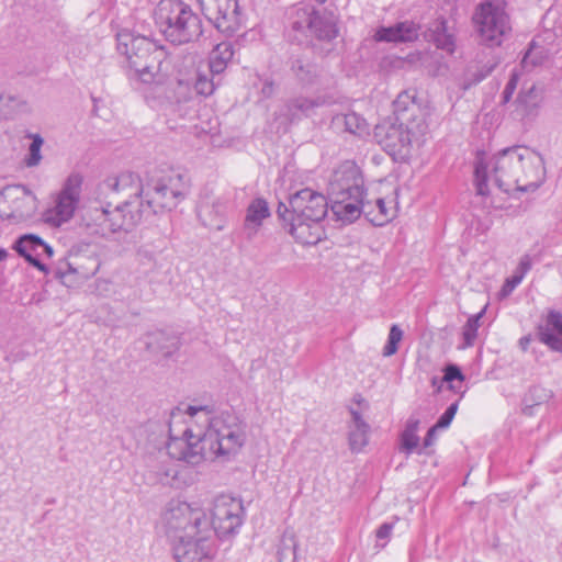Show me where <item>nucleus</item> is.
Masks as SVG:
<instances>
[{"label":"nucleus","mask_w":562,"mask_h":562,"mask_svg":"<svg viewBox=\"0 0 562 562\" xmlns=\"http://www.w3.org/2000/svg\"><path fill=\"white\" fill-rule=\"evenodd\" d=\"M477 194L487 195V180L493 178L504 192L535 191L544 177L542 157L526 146H514L501 150L488 162L477 160L474 168Z\"/></svg>","instance_id":"nucleus-1"},{"label":"nucleus","mask_w":562,"mask_h":562,"mask_svg":"<svg viewBox=\"0 0 562 562\" xmlns=\"http://www.w3.org/2000/svg\"><path fill=\"white\" fill-rule=\"evenodd\" d=\"M189 189L186 177L181 173L169 176H151L147 177V188L145 189V199L139 203L137 210H122L113 212L109 218L104 213L94 212V220L100 224L94 225L99 232H125L131 233L142 221L147 220L151 215L165 211H171L184 199Z\"/></svg>","instance_id":"nucleus-2"},{"label":"nucleus","mask_w":562,"mask_h":562,"mask_svg":"<svg viewBox=\"0 0 562 562\" xmlns=\"http://www.w3.org/2000/svg\"><path fill=\"white\" fill-rule=\"evenodd\" d=\"M199 411L203 408L193 406L187 408L189 420L186 422L183 430L178 427L181 423L180 411L172 413L169 427L170 439L167 445V451L172 459L199 464L207 459L226 456L241 446L239 437L232 432L223 436H220L216 429H207L203 434L194 432L193 417Z\"/></svg>","instance_id":"nucleus-3"},{"label":"nucleus","mask_w":562,"mask_h":562,"mask_svg":"<svg viewBox=\"0 0 562 562\" xmlns=\"http://www.w3.org/2000/svg\"><path fill=\"white\" fill-rule=\"evenodd\" d=\"M147 188V178L143 180L137 173L132 171L121 172L117 176L109 177L100 182L94 190V200L98 205H89L81 215V226L89 235L102 237L105 239H119L125 232H109L102 233L97 231L94 225L100 224V221H90L89 217L94 220V212H103L105 218L116 210H137L139 203L145 199V189Z\"/></svg>","instance_id":"nucleus-4"},{"label":"nucleus","mask_w":562,"mask_h":562,"mask_svg":"<svg viewBox=\"0 0 562 562\" xmlns=\"http://www.w3.org/2000/svg\"><path fill=\"white\" fill-rule=\"evenodd\" d=\"M116 47L126 57L130 68L144 83H161L165 53L149 38L123 30L116 35Z\"/></svg>","instance_id":"nucleus-5"},{"label":"nucleus","mask_w":562,"mask_h":562,"mask_svg":"<svg viewBox=\"0 0 562 562\" xmlns=\"http://www.w3.org/2000/svg\"><path fill=\"white\" fill-rule=\"evenodd\" d=\"M154 15L160 33L171 44L183 45L195 42L203 33L199 14L180 0H161Z\"/></svg>","instance_id":"nucleus-6"},{"label":"nucleus","mask_w":562,"mask_h":562,"mask_svg":"<svg viewBox=\"0 0 562 562\" xmlns=\"http://www.w3.org/2000/svg\"><path fill=\"white\" fill-rule=\"evenodd\" d=\"M289 36L292 41L314 37L327 47L323 53L331 50V41L338 35L336 19L333 14L319 13L313 5L296 4L286 12Z\"/></svg>","instance_id":"nucleus-7"},{"label":"nucleus","mask_w":562,"mask_h":562,"mask_svg":"<svg viewBox=\"0 0 562 562\" xmlns=\"http://www.w3.org/2000/svg\"><path fill=\"white\" fill-rule=\"evenodd\" d=\"M166 522L180 540H205L210 532L206 514L199 502H177L166 514Z\"/></svg>","instance_id":"nucleus-8"},{"label":"nucleus","mask_w":562,"mask_h":562,"mask_svg":"<svg viewBox=\"0 0 562 562\" xmlns=\"http://www.w3.org/2000/svg\"><path fill=\"white\" fill-rule=\"evenodd\" d=\"M427 132V124H407L385 121L374 128V137L394 159H405L414 142H419Z\"/></svg>","instance_id":"nucleus-9"},{"label":"nucleus","mask_w":562,"mask_h":562,"mask_svg":"<svg viewBox=\"0 0 562 562\" xmlns=\"http://www.w3.org/2000/svg\"><path fill=\"white\" fill-rule=\"evenodd\" d=\"M473 21L481 42L488 47L499 46L512 30L505 10L490 1L479 5Z\"/></svg>","instance_id":"nucleus-10"},{"label":"nucleus","mask_w":562,"mask_h":562,"mask_svg":"<svg viewBox=\"0 0 562 562\" xmlns=\"http://www.w3.org/2000/svg\"><path fill=\"white\" fill-rule=\"evenodd\" d=\"M331 100L328 97L317 95L308 98L297 95L288 99L278 111L274 112V122L277 123V132L286 133L291 124L301 121L303 117H308L315 113L317 108L330 104Z\"/></svg>","instance_id":"nucleus-11"},{"label":"nucleus","mask_w":562,"mask_h":562,"mask_svg":"<svg viewBox=\"0 0 562 562\" xmlns=\"http://www.w3.org/2000/svg\"><path fill=\"white\" fill-rule=\"evenodd\" d=\"M291 220L323 222L327 212L326 198L310 188H304L289 198Z\"/></svg>","instance_id":"nucleus-12"},{"label":"nucleus","mask_w":562,"mask_h":562,"mask_svg":"<svg viewBox=\"0 0 562 562\" xmlns=\"http://www.w3.org/2000/svg\"><path fill=\"white\" fill-rule=\"evenodd\" d=\"M82 180L79 173L69 175L57 194L55 206L47 214L48 222L59 226L74 216L80 200Z\"/></svg>","instance_id":"nucleus-13"},{"label":"nucleus","mask_w":562,"mask_h":562,"mask_svg":"<svg viewBox=\"0 0 562 562\" xmlns=\"http://www.w3.org/2000/svg\"><path fill=\"white\" fill-rule=\"evenodd\" d=\"M241 506L233 497L218 496L211 508L210 529L216 535L226 536L234 532L241 524Z\"/></svg>","instance_id":"nucleus-14"},{"label":"nucleus","mask_w":562,"mask_h":562,"mask_svg":"<svg viewBox=\"0 0 562 562\" xmlns=\"http://www.w3.org/2000/svg\"><path fill=\"white\" fill-rule=\"evenodd\" d=\"M209 12V19L214 26L227 35L234 34L240 27V13L237 0H201Z\"/></svg>","instance_id":"nucleus-15"},{"label":"nucleus","mask_w":562,"mask_h":562,"mask_svg":"<svg viewBox=\"0 0 562 562\" xmlns=\"http://www.w3.org/2000/svg\"><path fill=\"white\" fill-rule=\"evenodd\" d=\"M329 191L333 198H362L364 195L363 179L358 168L353 165H345L336 170L329 182Z\"/></svg>","instance_id":"nucleus-16"},{"label":"nucleus","mask_w":562,"mask_h":562,"mask_svg":"<svg viewBox=\"0 0 562 562\" xmlns=\"http://www.w3.org/2000/svg\"><path fill=\"white\" fill-rule=\"evenodd\" d=\"M415 90H405L401 92L393 102L395 120L407 124H426L425 114L420 104L416 100Z\"/></svg>","instance_id":"nucleus-17"},{"label":"nucleus","mask_w":562,"mask_h":562,"mask_svg":"<svg viewBox=\"0 0 562 562\" xmlns=\"http://www.w3.org/2000/svg\"><path fill=\"white\" fill-rule=\"evenodd\" d=\"M270 215L269 204L263 198H256L248 204L241 228L248 241H251L257 236L263 221Z\"/></svg>","instance_id":"nucleus-18"},{"label":"nucleus","mask_w":562,"mask_h":562,"mask_svg":"<svg viewBox=\"0 0 562 562\" xmlns=\"http://www.w3.org/2000/svg\"><path fill=\"white\" fill-rule=\"evenodd\" d=\"M228 206V200L217 198L212 202L203 201L198 207V216L205 227L215 231H222L225 226V214Z\"/></svg>","instance_id":"nucleus-19"},{"label":"nucleus","mask_w":562,"mask_h":562,"mask_svg":"<svg viewBox=\"0 0 562 562\" xmlns=\"http://www.w3.org/2000/svg\"><path fill=\"white\" fill-rule=\"evenodd\" d=\"M542 90L536 85L522 89L515 101V113L520 120L538 115L542 102Z\"/></svg>","instance_id":"nucleus-20"},{"label":"nucleus","mask_w":562,"mask_h":562,"mask_svg":"<svg viewBox=\"0 0 562 562\" xmlns=\"http://www.w3.org/2000/svg\"><path fill=\"white\" fill-rule=\"evenodd\" d=\"M419 25L414 22H400L390 27H380L374 38L378 42H412L418 38Z\"/></svg>","instance_id":"nucleus-21"},{"label":"nucleus","mask_w":562,"mask_h":562,"mask_svg":"<svg viewBox=\"0 0 562 562\" xmlns=\"http://www.w3.org/2000/svg\"><path fill=\"white\" fill-rule=\"evenodd\" d=\"M331 212L337 221L342 224H350L364 215L363 196L352 199L348 196L333 198Z\"/></svg>","instance_id":"nucleus-22"},{"label":"nucleus","mask_w":562,"mask_h":562,"mask_svg":"<svg viewBox=\"0 0 562 562\" xmlns=\"http://www.w3.org/2000/svg\"><path fill=\"white\" fill-rule=\"evenodd\" d=\"M289 233L302 245H316L322 240L324 229L322 222L291 220Z\"/></svg>","instance_id":"nucleus-23"},{"label":"nucleus","mask_w":562,"mask_h":562,"mask_svg":"<svg viewBox=\"0 0 562 562\" xmlns=\"http://www.w3.org/2000/svg\"><path fill=\"white\" fill-rule=\"evenodd\" d=\"M289 63L291 74L299 83L302 86H311L317 82L319 70L308 57L305 55H293Z\"/></svg>","instance_id":"nucleus-24"},{"label":"nucleus","mask_w":562,"mask_h":562,"mask_svg":"<svg viewBox=\"0 0 562 562\" xmlns=\"http://www.w3.org/2000/svg\"><path fill=\"white\" fill-rule=\"evenodd\" d=\"M40 246L41 237L34 234H26L15 241L13 248L20 256L24 257L30 265L41 271H46V266L38 259L41 256Z\"/></svg>","instance_id":"nucleus-25"},{"label":"nucleus","mask_w":562,"mask_h":562,"mask_svg":"<svg viewBox=\"0 0 562 562\" xmlns=\"http://www.w3.org/2000/svg\"><path fill=\"white\" fill-rule=\"evenodd\" d=\"M203 540L184 539L176 547L178 562H209L211 557L203 544Z\"/></svg>","instance_id":"nucleus-26"},{"label":"nucleus","mask_w":562,"mask_h":562,"mask_svg":"<svg viewBox=\"0 0 562 562\" xmlns=\"http://www.w3.org/2000/svg\"><path fill=\"white\" fill-rule=\"evenodd\" d=\"M234 46L231 42L218 43L210 53L209 70L213 76L222 75L234 56Z\"/></svg>","instance_id":"nucleus-27"},{"label":"nucleus","mask_w":562,"mask_h":562,"mask_svg":"<svg viewBox=\"0 0 562 562\" xmlns=\"http://www.w3.org/2000/svg\"><path fill=\"white\" fill-rule=\"evenodd\" d=\"M428 41L435 43V45L448 53H453L456 48V41L452 33L448 32V27L445 20H437L434 22L431 27L426 32Z\"/></svg>","instance_id":"nucleus-28"},{"label":"nucleus","mask_w":562,"mask_h":562,"mask_svg":"<svg viewBox=\"0 0 562 562\" xmlns=\"http://www.w3.org/2000/svg\"><path fill=\"white\" fill-rule=\"evenodd\" d=\"M364 216L375 226H382L392 218L390 210L383 199L379 198L374 203L363 200Z\"/></svg>","instance_id":"nucleus-29"},{"label":"nucleus","mask_w":562,"mask_h":562,"mask_svg":"<svg viewBox=\"0 0 562 562\" xmlns=\"http://www.w3.org/2000/svg\"><path fill=\"white\" fill-rule=\"evenodd\" d=\"M442 382L454 393H460L465 381V375L457 364H447L442 369Z\"/></svg>","instance_id":"nucleus-30"},{"label":"nucleus","mask_w":562,"mask_h":562,"mask_svg":"<svg viewBox=\"0 0 562 562\" xmlns=\"http://www.w3.org/2000/svg\"><path fill=\"white\" fill-rule=\"evenodd\" d=\"M547 58L546 49L542 46L531 42L528 50L525 53L521 59V66L526 70H530L536 66L542 65Z\"/></svg>","instance_id":"nucleus-31"},{"label":"nucleus","mask_w":562,"mask_h":562,"mask_svg":"<svg viewBox=\"0 0 562 562\" xmlns=\"http://www.w3.org/2000/svg\"><path fill=\"white\" fill-rule=\"evenodd\" d=\"M214 78L215 76L213 75L210 77L207 74L199 71L194 80L195 92L202 97H210L213 94L216 87L220 85V81H215Z\"/></svg>","instance_id":"nucleus-32"},{"label":"nucleus","mask_w":562,"mask_h":562,"mask_svg":"<svg viewBox=\"0 0 562 562\" xmlns=\"http://www.w3.org/2000/svg\"><path fill=\"white\" fill-rule=\"evenodd\" d=\"M419 422L412 419L407 423L406 428L402 435V446L406 451H412L419 445V437L417 435Z\"/></svg>","instance_id":"nucleus-33"},{"label":"nucleus","mask_w":562,"mask_h":562,"mask_svg":"<svg viewBox=\"0 0 562 562\" xmlns=\"http://www.w3.org/2000/svg\"><path fill=\"white\" fill-rule=\"evenodd\" d=\"M78 274L81 278H88L94 273V271L83 270L81 267L77 266L75 262L64 261L59 262L57 268L55 269V277L60 279L63 282H66V278L68 274Z\"/></svg>","instance_id":"nucleus-34"},{"label":"nucleus","mask_w":562,"mask_h":562,"mask_svg":"<svg viewBox=\"0 0 562 562\" xmlns=\"http://www.w3.org/2000/svg\"><path fill=\"white\" fill-rule=\"evenodd\" d=\"M345 130L351 134H361L367 130L366 121L355 112L344 115Z\"/></svg>","instance_id":"nucleus-35"},{"label":"nucleus","mask_w":562,"mask_h":562,"mask_svg":"<svg viewBox=\"0 0 562 562\" xmlns=\"http://www.w3.org/2000/svg\"><path fill=\"white\" fill-rule=\"evenodd\" d=\"M43 145V138L40 135L32 137V143L29 148V157L25 162L29 167L37 166L42 159L41 147Z\"/></svg>","instance_id":"nucleus-36"},{"label":"nucleus","mask_w":562,"mask_h":562,"mask_svg":"<svg viewBox=\"0 0 562 562\" xmlns=\"http://www.w3.org/2000/svg\"><path fill=\"white\" fill-rule=\"evenodd\" d=\"M402 337L403 331L396 325L392 326L383 355L386 357L394 355L397 351V345L402 340Z\"/></svg>","instance_id":"nucleus-37"},{"label":"nucleus","mask_w":562,"mask_h":562,"mask_svg":"<svg viewBox=\"0 0 562 562\" xmlns=\"http://www.w3.org/2000/svg\"><path fill=\"white\" fill-rule=\"evenodd\" d=\"M479 329V318H469L467 324L462 329V336L464 339V347H470L473 345Z\"/></svg>","instance_id":"nucleus-38"},{"label":"nucleus","mask_w":562,"mask_h":562,"mask_svg":"<svg viewBox=\"0 0 562 562\" xmlns=\"http://www.w3.org/2000/svg\"><path fill=\"white\" fill-rule=\"evenodd\" d=\"M458 412V403L451 404L436 423L437 428H447Z\"/></svg>","instance_id":"nucleus-39"},{"label":"nucleus","mask_w":562,"mask_h":562,"mask_svg":"<svg viewBox=\"0 0 562 562\" xmlns=\"http://www.w3.org/2000/svg\"><path fill=\"white\" fill-rule=\"evenodd\" d=\"M18 189H21L23 192V201L29 206L26 213H19L16 216L24 217L30 216L35 209V196L31 193V191L25 186H19Z\"/></svg>","instance_id":"nucleus-40"},{"label":"nucleus","mask_w":562,"mask_h":562,"mask_svg":"<svg viewBox=\"0 0 562 562\" xmlns=\"http://www.w3.org/2000/svg\"><path fill=\"white\" fill-rule=\"evenodd\" d=\"M524 278H521L520 274H514L510 278H507L505 283L502 286L501 293L503 296L509 295L513 290L522 281Z\"/></svg>","instance_id":"nucleus-41"},{"label":"nucleus","mask_w":562,"mask_h":562,"mask_svg":"<svg viewBox=\"0 0 562 562\" xmlns=\"http://www.w3.org/2000/svg\"><path fill=\"white\" fill-rule=\"evenodd\" d=\"M517 83H518V76L516 74H513L503 91V102L504 103H507L510 100L513 93L516 90Z\"/></svg>","instance_id":"nucleus-42"},{"label":"nucleus","mask_w":562,"mask_h":562,"mask_svg":"<svg viewBox=\"0 0 562 562\" xmlns=\"http://www.w3.org/2000/svg\"><path fill=\"white\" fill-rule=\"evenodd\" d=\"M541 340L552 349L562 350V339L555 337L554 335L541 333Z\"/></svg>","instance_id":"nucleus-43"},{"label":"nucleus","mask_w":562,"mask_h":562,"mask_svg":"<svg viewBox=\"0 0 562 562\" xmlns=\"http://www.w3.org/2000/svg\"><path fill=\"white\" fill-rule=\"evenodd\" d=\"M277 215L278 217L284 222L288 223L291 226V207L288 206L285 203L280 202L277 209Z\"/></svg>","instance_id":"nucleus-44"},{"label":"nucleus","mask_w":562,"mask_h":562,"mask_svg":"<svg viewBox=\"0 0 562 562\" xmlns=\"http://www.w3.org/2000/svg\"><path fill=\"white\" fill-rule=\"evenodd\" d=\"M530 268H531V259L528 255H525L520 259V261L515 270V273L520 274L521 278H524L525 274L530 270Z\"/></svg>","instance_id":"nucleus-45"},{"label":"nucleus","mask_w":562,"mask_h":562,"mask_svg":"<svg viewBox=\"0 0 562 562\" xmlns=\"http://www.w3.org/2000/svg\"><path fill=\"white\" fill-rule=\"evenodd\" d=\"M366 441L367 440H366L364 432L353 434L350 438V445H351L352 449H359L360 447L366 445Z\"/></svg>","instance_id":"nucleus-46"},{"label":"nucleus","mask_w":562,"mask_h":562,"mask_svg":"<svg viewBox=\"0 0 562 562\" xmlns=\"http://www.w3.org/2000/svg\"><path fill=\"white\" fill-rule=\"evenodd\" d=\"M392 532V526L391 525H387V524H384L382 525L378 531H376V537L379 539H385L387 538Z\"/></svg>","instance_id":"nucleus-47"},{"label":"nucleus","mask_w":562,"mask_h":562,"mask_svg":"<svg viewBox=\"0 0 562 562\" xmlns=\"http://www.w3.org/2000/svg\"><path fill=\"white\" fill-rule=\"evenodd\" d=\"M40 252L41 255L45 254L48 258H50L54 254L53 248L47 245L42 238H41V246H40Z\"/></svg>","instance_id":"nucleus-48"},{"label":"nucleus","mask_w":562,"mask_h":562,"mask_svg":"<svg viewBox=\"0 0 562 562\" xmlns=\"http://www.w3.org/2000/svg\"><path fill=\"white\" fill-rule=\"evenodd\" d=\"M437 429H438V428H437L436 426H432V427L428 430L427 436H426L425 441H424L425 447H429V446H431V445H432V441H434L435 434H436Z\"/></svg>","instance_id":"nucleus-49"},{"label":"nucleus","mask_w":562,"mask_h":562,"mask_svg":"<svg viewBox=\"0 0 562 562\" xmlns=\"http://www.w3.org/2000/svg\"><path fill=\"white\" fill-rule=\"evenodd\" d=\"M551 323L550 325L552 326V328L559 334L562 336V322H561V318H551Z\"/></svg>","instance_id":"nucleus-50"},{"label":"nucleus","mask_w":562,"mask_h":562,"mask_svg":"<svg viewBox=\"0 0 562 562\" xmlns=\"http://www.w3.org/2000/svg\"><path fill=\"white\" fill-rule=\"evenodd\" d=\"M485 312H486V305H484L479 312L472 314L471 316H477V317H481V316H484L485 315Z\"/></svg>","instance_id":"nucleus-51"},{"label":"nucleus","mask_w":562,"mask_h":562,"mask_svg":"<svg viewBox=\"0 0 562 562\" xmlns=\"http://www.w3.org/2000/svg\"><path fill=\"white\" fill-rule=\"evenodd\" d=\"M528 344H529V338L528 337H525V338L520 339V345L522 346L524 349L527 348Z\"/></svg>","instance_id":"nucleus-52"},{"label":"nucleus","mask_w":562,"mask_h":562,"mask_svg":"<svg viewBox=\"0 0 562 562\" xmlns=\"http://www.w3.org/2000/svg\"><path fill=\"white\" fill-rule=\"evenodd\" d=\"M548 316H551V317H554V316H562V314L560 312H555V311H550Z\"/></svg>","instance_id":"nucleus-53"},{"label":"nucleus","mask_w":562,"mask_h":562,"mask_svg":"<svg viewBox=\"0 0 562 562\" xmlns=\"http://www.w3.org/2000/svg\"><path fill=\"white\" fill-rule=\"evenodd\" d=\"M7 257V251L4 249H0V261Z\"/></svg>","instance_id":"nucleus-54"},{"label":"nucleus","mask_w":562,"mask_h":562,"mask_svg":"<svg viewBox=\"0 0 562 562\" xmlns=\"http://www.w3.org/2000/svg\"><path fill=\"white\" fill-rule=\"evenodd\" d=\"M318 3L323 4L326 2V0H316Z\"/></svg>","instance_id":"nucleus-55"}]
</instances>
